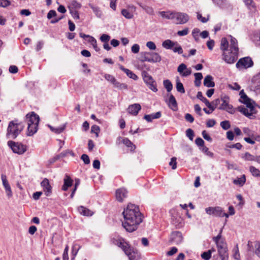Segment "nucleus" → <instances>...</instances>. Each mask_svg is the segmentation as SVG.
<instances>
[{
    "instance_id": "f257e3e1",
    "label": "nucleus",
    "mask_w": 260,
    "mask_h": 260,
    "mask_svg": "<svg viewBox=\"0 0 260 260\" xmlns=\"http://www.w3.org/2000/svg\"><path fill=\"white\" fill-rule=\"evenodd\" d=\"M124 220L122 222V226L129 233L135 231L138 225L142 222L143 215L140 211L138 206L129 204L122 212Z\"/></svg>"
},
{
    "instance_id": "f03ea898",
    "label": "nucleus",
    "mask_w": 260,
    "mask_h": 260,
    "mask_svg": "<svg viewBox=\"0 0 260 260\" xmlns=\"http://www.w3.org/2000/svg\"><path fill=\"white\" fill-rule=\"evenodd\" d=\"M230 50L223 52L222 59L227 63L232 64L238 59L239 48L237 40L232 36H230Z\"/></svg>"
},
{
    "instance_id": "7ed1b4c3",
    "label": "nucleus",
    "mask_w": 260,
    "mask_h": 260,
    "mask_svg": "<svg viewBox=\"0 0 260 260\" xmlns=\"http://www.w3.org/2000/svg\"><path fill=\"white\" fill-rule=\"evenodd\" d=\"M25 127L24 123L15 119L9 122L7 128V136L8 137L15 139L19 135Z\"/></svg>"
},
{
    "instance_id": "20e7f679",
    "label": "nucleus",
    "mask_w": 260,
    "mask_h": 260,
    "mask_svg": "<svg viewBox=\"0 0 260 260\" xmlns=\"http://www.w3.org/2000/svg\"><path fill=\"white\" fill-rule=\"evenodd\" d=\"M205 211L207 214L210 215H213L216 217H224L226 218L229 217V215L224 212L223 209L219 206L216 207H209L205 209Z\"/></svg>"
},
{
    "instance_id": "39448f33",
    "label": "nucleus",
    "mask_w": 260,
    "mask_h": 260,
    "mask_svg": "<svg viewBox=\"0 0 260 260\" xmlns=\"http://www.w3.org/2000/svg\"><path fill=\"white\" fill-rule=\"evenodd\" d=\"M142 75L144 82L147 85L149 88L153 91L156 92L157 91L156 84L152 76L146 71L142 72Z\"/></svg>"
},
{
    "instance_id": "423d86ee",
    "label": "nucleus",
    "mask_w": 260,
    "mask_h": 260,
    "mask_svg": "<svg viewBox=\"0 0 260 260\" xmlns=\"http://www.w3.org/2000/svg\"><path fill=\"white\" fill-rule=\"evenodd\" d=\"M8 145L11 148L13 152L19 154H23L27 149L26 146L12 141H9Z\"/></svg>"
},
{
    "instance_id": "0eeeda50",
    "label": "nucleus",
    "mask_w": 260,
    "mask_h": 260,
    "mask_svg": "<svg viewBox=\"0 0 260 260\" xmlns=\"http://www.w3.org/2000/svg\"><path fill=\"white\" fill-rule=\"evenodd\" d=\"M253 66V62L250 57H245L240 58L237 62L236 66L238 69H245L250 68Z\"/></svg>"
},
{
    "instance_id": "6e6552de",
    "label": "nucleus",
    "mask_w": 260,
    "mask_h": 260,
    "mask_svg": "<svg viewBox=\"0 0 260 260\" xmlns=\"http://www.w3.org/2000/svg\"><path fill=\"white\" fill-rule=\"evenodd\" d=\"M216 246L221 260H228L229 258V254L226 243L221 240L220 244L216 245Z\"/></svg>"
},
{
    "instance_id": "1a4fd4ad",
    "label": "nucleus",
    "mask_w": 260,
    "mask_h": 260,
    "mask_svg": "<svg viewBox=\"0 0 260 260\" xmlns=\"http://www.w3.org/2000/svg\"><path fill=\"white\" fill-rule=\"evenodd\" d=\"M189 19V17L186 13L174 11V19L175 23L177 24H184L188 22Z\"/></svg>"
},
{
    "instance_id": "9d476101",
    "label": "nucleus",
    "mask_w": 260,
    "mask_h": 260,
    "mask_svg": "<svg viewBox=\"0 0 260 260\" xmlns=\"http://www.w3.org/2000/svg\"><path fill=\"white\" fill-rule=\"evenodd\" d=\"M1 180L2 181L3 186L4 188L5 191L6 193L7 198L8 199L12 198L13 196V192L10 183L7 179L6 176L2 175Z\"/></svg>"
},
{
    "instance_id": "9b49d317",
    "label": "nucleus",
    "mask_w": 260,
    "mask_h": 260,
    "mask_svg": "<svg viewBox=\"0 0 260 260\" xmlns=\"http://www.w3.org/2000/svg\"><path fill=\"white\" fill-rule=\"evenodd\" d=\"M25 118L27 124H39L40 121L39 116L34 112H31L26 114Z\"/></svg>"
},
{
    "instance_id": "f8f14e48",
    "label": "nucleus",
    "mask_w": 260,
    "mask_h": 260,
    "mask_svg": "<svg viewBox=\"0 0 260 260\" xmlns=\"http://www.w3.org/2000/svg\"><path fill=\"white\" fill-rule=\"evenodd\" d=\"M125 254L128 256L129 260H139L140 254L137 250L132 248L131 246L127 249V252H124Z\"/></svg>"
},
{
    "instance_id": "ddd939ff",
    "label": "nucleus",
    "mask_w": 260,
    "mask_h": 260,
    "mask_svg": "<svg viewBox=\"0 0 260 260\" xmlns=\"http://www.w3.org/2000/svg\"><path fill=\"white\" fill-rule=\"evenodd\" d=\"M250 87L254 91L260 90V72L253 77Z\"/></svg>"
},
{
    "instance_id": "4468645a",
    "label": "nucleus",
    "mask_w": 260,
    "mask_h": 260,
    "mask_svg": "<svg viewBox=\"0 0 260 260\" xmlns=\"http://www.w3.org/2000/svg\"><path fill=\"white\" fill-rule=\"evenodd\" d=\"M177 71L183 77L188 76L191 74V69L187 68L186 64L183 63L178 66Z\"/></svg>"
},
{
    "instance_id": "2eb2a0df",
    "label": "nucleus",
    "mask_w": 260,
    "mask_h": 260,
    "mask_svg": "<svg viewBox=\"0 0 260 260\" xmlns=\"http://www.w3.org/2000/svg\"><path fill=\"white\" fill-rule=\"evenodd\" d=\"M41 185L45 194L49 196L52 192V187L50 184L49 180L47 178H44L41 182Z\"/></svg>"
},
{
    "instance_id": "dca6fc26",
    "label": "nucleus",
    "mask_w": 260,
    "mask_h": 260,
    "mask_svg": "<svg viewBox=\"0 0 260 260\" xmlns=\"http://www.w3.org/2000/svg\"><path fill=\"white\" fill-rule=\"evenodd\" d=\"M127 196V191L124 188H119L116 191V197L118 202H122Z\"/></svg>"
},
{
    "instance_id": "f3484780",
    "label": "nucleus",
    "mask_w": 260,
    "mask_h": 260,
    "mask_svg": "<svg viewBox=\"0 0 260 260\" xmlns=\"http://www.w3.org/2000/svg\"><path fill=\"white\" fill-rule=\"evenodd\" d=\"M171 236V239L170 240L171 242L174 243L176 244H179L182 241L183 237L182 234L179 231L173 232Z\"/></svg>"
},
{
    "instance_id": "a211bd4d",
    "label": "nucleus",
    "mask_w": 260,
    "mask_h": 260,
    "mask_svg": "<svg viewBox=\"0 0 260 260\" xmlns=\"http://www.w3.org/2000/svg\"><path fill=\"white\" fill-rule=\"evenodd\" d=\"M141 109V106L139 104H134L129 105L127 110L128 113L136 116Z\"/></svg>"
},
{
    "instance_id": "6ab92c4d",
    "label": "nucleus",
    "mask_w": 260,
    "mask_h": 260,
    "mask_svg": "<svg viewBox=\"0 0 260 260\" xmlns=\"http://www.w3.org/2000/svg\"><path fill=\"white\" fill-rule=\"evenodd\" d=\"M149 58H150L149 62H158L161 60L160 55L156 52H149Z\"/></svg>"
},
{
    "instance_id": "aec40b11",
    "label": "nucleus",
    "mask_w": 260,
    "mask_h": 260,
    "mask_svg": "<svg viewBox=\"0 0 260 260\" xmlns=\"http://www.w3.org/2000/svg\"><path fill=\"white\" fill-rule=\"evenodd\" d=\"M161 116V112L158 111L155 113H152L151 114L145 115L144 116V119L148 122H151L153 119H158Z\"/></svg>"
},
{
    "instance_id": "412c9836",
    "label": "nucleus",
    "mask_w": 260,
    "mask_h": 260,
    "mask_svg": "<svg viewBox=\"0 0 260 260\" xmlns=\"http://www.w3.org/2000/svg\"><path fill=\"white\" fill-rule=\"evenodd\" d=\"M63 181L64 182L62 186V189L64 191H67L69 187L73 185V180L69 176L66 175Z\"/></svg>"
},
{
    "instance_id": "4be33fe9",
    "label": "nucleus",
    "mask_w": 260,
    "mask_h": 260,
    "mask_svg": "<svg viewBox=\"0 0 260 260\" xmlns=\"http://www.w3.org/2000/svg\"><path fill=\"white\" fill-rule=\"evenodd\" d=\"M119 68L121 71L124 72L129 78L135 80H137L138 79V77L135 74L129 69L125 68L123 66L119 65Z\"/></svg>"
},
{
    "instance_id": "5701e85b",
    "label": "nucleus",
    "mask_w": 260,
    "mask_h": 260,
    "mask_svg": "<svg viewBox=\"0 0 260 260\" xmlns=\"http://www.w3.org/2000/svg\"><path fill=\"white\" fill-rule=\"evenodd\" d=\"M78 211L80 214L83 216H90L93 214V212L92 211L83 206L79 207Z\"/></svg>"
},
{
    "instance_id": "b1692460",
    "label": "nucleus",
    "mask_w": 260,
    "mask_h": 260,
    "mask_svg": "<svg viewBox=\"0 0 260 260\" xmlns=\"http://www.w3.org/2000/svg\"><path fill=\"white\" fill-rule=\"evenodd\" d=\"M238 110L242 113L243 115L247 117L248 118L250 119L253 118L252 117H254L253 116V114L249 111V110L247 108H245L244 106H239L237 108Z\"/></svg>"
},
{
    "instance_id": "393cba45",
    "label": "nucleus",
    "mask_w": 260,
    "mask_h": 260,
    "mask_svg": "<svg viewBox=\"0 0 260 260\" xmlns=\"http://www.w3.org/2000/svg\"><path fill=\"white\" fill-rule=\"evenodd\" d=\"M213 78L211 75L206 76L204 80V85L207 87H213L215 86V83L213 81Z\"/></svg>"
},
{
    "instance_id": "a878e982",
    "label": "nucleus",
    "mask_w": 260,
    "mask_h": 260,
    "mask_svg": "<svg viewBox=\"0 0 260 260\" xmlns=\"http://www.w3.org/2000/svg\"><path fill=\"white\" fill-rule=\"evenodd\" d=\"M176 45H178L177 42H174L169 39L166 40L162 43V46L166 49H172Z\"/></svg>"
},
{
    "instance_id": "bb28decb",
    "label": "nucleus",
    "mask_w": 260,
    "mask_h": 260,
    "mask_svg": "<svg viewBox=\"0 0 260 260\" xmlns=\"http://www.w3.org/2000/svg\"><path fill=\"white\" fill-rule=\"evenodd\" d=\"M169 106L173 111L177 110V103L173 94H171L169 99Z\"/></svg>"
},
{
    "instance_id": "cd10ccee",
    "label": "nucleus",
    "mask_w": 260,
    "mask_h": 260,
    "mask_svg": "<svg viewBox=\"0 0 260 260\" xmlns=\"http://www.w3.org/2000/svg\"><path fill=\"white\" fill-rule=\"evenodd\" d=\"M27 136L34 135L38 131V124H27Z\"/></svg>"
},
{
    "instance_id": "c85d7f7f",
    "label": "nucleus",
    "mask_w": 260,
    "mask_h": 260,
    "mask_svg": "<svg viewBox=\"0 0 260 260\" xmlns=\"http://www.w3.org/2000/svg\"><path fill=\"white\" fill-rule=\"evenodd\" d=\"M220 48L221 50H222L223 52L226 50H230V45L226 38H222L221 39Z\"/></svg>"
},
{
    "instance_id": "c756f323",
    "label": "nucleus",
    "mask_w": 260,
    "mask_h": 260,
    "mask_svg": "<svg viewBox=\"0 0 260 260\" xmlns=\"http://www.w3.org/2000/svg\"><path fill=\"white\" fill-rule=\"evenodd\" d=\"M243 2L251 12H254L256 10L255 4L253 0H243Z\"/></svg>"
},
{
    "instance_id": "7c9ffc66",
    "label": "nucleus",
    "mask_w": 260,
    "mask_h": 260,
    "mask_svg": "<svg viewBox=\"0 0 260 260\" xmlns=\"http://www.w3.org/2000/svg\"><path fill=\"white\" fill-rule=\"evenodd\" d=\"M229 97L227 95H224L222 96L221 98V101L222 102L220 107L218 108L219 109L223 110L229 104L230 100Z\"/></svg>"
},
{
    "instance_id": "2f4dec72",
    "label": "nucleus",
    "mask_w": 260,
    "mask_h": 260,
    "mask_svg": "<svg viewBox=\"0 0 260 260\" xmlns=\"http://www.w3.org/2000/svg\"><path fill=\"white\" fill-rule=\"evenodd\" d=\"M197 97L202 102L204 103L208 108L211 106V103L204 96H203L201 91H198L197 93Z\"/></svg>"
},
{
    "instance_id": "473e14b6",
    "label": "nucleus",
    "mask_w": 260,
    "mask_h": 260,
    "mask_svg": "<svg viewBox=\"0 0 260 260\" xmlns=\"http://www.w3.org/2000/svg\"><path fill=\"white\" fill-rule=\"evenodd\" d=\"M117 246L121 248L124 252H127V249L130 247L129 245L125 241L123 238L118 243Z\"/></svg>"
},
{
    "instance_id": "72a5a7b5",
    "label": "nucleus",
    "mask_w": 260,
    "mask_h": 260,
    "mask_svg": "<svg viewBox=\"0 0 260 260\" xmlns=\"http://www.w3.org/2000/svg\"><path fill=\"white\" fill-rule=\"evenodd\" d=\"M122 142L126 147L130 148L131 151H133L136 149V146L128 138H124Z\"/></svg>"
},
{
    "instance_id": "f704fd0d",
    "label": "nucleus",
    "mask_w": 260,
    "mask_h": 260,
    "mask_svg": "<svg viewBox=\"0 0 260 260\" xmlns=\"http://www.w3.org/2000/svg\"><path fill=\"white\" fill-rule=\"evenodd\" d=\"M246 182V177L245 175H243L241 177L237 178L233 181L234 184L236 185H239L240 186H242Z\"/></svg>"
},
{
    "instance_id": "c9c22d12",
    "label": "nucleus",
    "mask_w": 260,
    "mask_h": 260,
    "mask_svg": "<svg viewBox=\"0 0 260 260\" xmlns=\"http://www.w3.org/2000/svg\"><path fill=\"white\" fill-rule=\"evenodd\" d=\"M241 103L244 104L246 105L247 108L249 109V110L250 112H251L253 114H255L256 111L255 110V108L252 105V104L251 102V100L249 101L246 102V101H241Z\"/></svg>"
},
{
    "instance_id": "e433bc0d",
    "label": "nucleus",
    "mask_w": 260,
    "mask_h": 260,
    "mask_svg": "<svg viewBox=\"0 0 260 260\" xmlns=\"http://www.w3.org/2000/svg\"><path fill=\"white\" fill-rule=\"evenodd\" d=\"M174 12H165V11H161L160 12V14L161 16L164 17L168 19H174Z\"/></svg>"
},
{
    "instance_id": "4c0bfd02",
    "label": "nucleus",
    "mask_w": 260,
    "mask_h": 260,
    "mask_svg": "<svg viewBox=\"0 0 260 260\" xmlns=\"http://www.w3.org/2000/svg\"><path fill=\"white\" fill-rule=\"evenodd\" d=\"M176 89L177 91L181 93H184L185 92L183 85L180 82L178 77L176 79Z\"/></svg>"
},
{
    "instance_id": "58836bf2",
    "label": "nucleus",
    "mask_w": 260,
    "mask_h": 260,
    "mask_svg": "<svg viewBox=\"0 0 260 260\" xmlns=\"http://www.w3.org/2000/svg\"><path fill=\"white\" fill-rule=\"evenodd\" d=\"M70 7L72 10L80 9L81 7V4L76 0H73L70 2V6H68L69 9Z\"/></svg>"
},
{
    "instance_id": "ea45409f",
    "label": "nucleus",
    "mask_w": 260,
    "mask_h": 260,
    "mask_svg": "<svg viewBox=\"0 0 260 260\" xmlns=\"http://www.w3.org/2000/svg\"><path fill=\"white\" fill-rule=\"evenodd\" d=\"M163 84L168 92H170L172 90L173 85L169 80L166 79L164 80Z\"/></svg>"
},
{
    "instance_id": "a19ab883",
    "label": "nucleus",
    "mask_w": 260,
    "mask_h": 260,
    "mask_svg": "<svg viewBox=\"0 0 260 260\" xmlns=\"http://www.w3.org/2000/svg\"><path fill=\"white\" fill-rule=\"evenodd\" d=\"M121 14L126 19L133 18L134 15L132 12H130L127 9H122L121 10Z\"/></svg>"
},
{
    "instance_id": "79ce46f5",
    "label": "nucleus",
    "mask_w": 260,
    "mask_h": 260,
    "mask_svg": "<svg viewBox=\"0 0 260 260\" xmlns=\"http://www.w3.org/2000/svg\"><path fill=\"white\" fill-rule=\"evenodd\" d=\"M149 52H143L140 54V61L142 62H149L150 58H149Z\"/></svg>"
},
{
    "instance_id": "37998d69",
    "label": "nucleus",
    "mask_w": 260,
    "mask_h": 260,
    "mask_svg": "<svg viewBox=\"0 0 260 260\" xmlns=\"http://www.w3.org/2000/svg\"><path fill=\"white\" fill-rule=\"evenodd\" d=\"M249 170L252 175L255 177H260V171L253 166L249 167Z\"/></svg>"
},
{
    "instance_id": "c03bdc74",
    "label": "nucleus",
    "mask_w": 260,
    "mask_h": 260,
    "mask_svg": "<svg viewBox=\"0 0 260 260\" xmlns=\"http://www.w3.org/2000/svg\"><path fill=\"white\" fill-rule=\"evenodd\" d=\"M243 158L245 160L248 161H255L256 156H254L251 154H250L249 152H246L244 156H243Z\"/></svg>"
},
{
    "instance_id": "a18cd8bd",
    "label": "nucleus",
    "mask_w": 260,
    "mask_h": 260,
    "mask_svg": "<svg viewBox=\"0 0 260 260\" xmlns=\"http://www.w3.org/2000/svg\"><path fill=\"white\" fill-rule=\"evenodd\" d=\"M220 100L219 99L214 100L211 103V106L208 108L210 110H212V111H214V110L217 108L218 105L220 104Z\"/></svg>"
},
{
    "instance_id": "49530a36",
    "label": "nucleus",
    "mask_w": 260,
    "mask_h": 260,
    "mask_svg": "<svg viewBox=\"0 0 260 260\" xmlns=\"http://www.w3.org/2000/svg\"><path fill=\"white\" fill-rule=\"evenodd\" d=\"M48 126L52 132H54L55 133L57 134L61 133L64 129V126L58 127L57 128H54L51 125H49Z\"/></svg>"
},
{
    "instance_id": "de8ad7c7",
    "label": "nucleus",
    "mask_w": 260,
    "mask_h": 260,
    "mask_svg": "<svg viewBox=\"0 0 260 260\" xmlns=\"http://www.w3.org/2000/svg\"><path fill=\"white\" fill-rule=\"evenodd\" d=\"M221 127L224 130H227L231 127V124L229 121L224 120L220 122Z\"/></svg>"
},
{
    "instance_id": "09e8293b",
    "label": "nucleus",
    "mask_w": 260,
    "mask_h": 260,
    "mask_svg": "<svg viewBox=\"0 0 260 260\" xmlns=\"http://www.w3.org/2000/svg\"><path fill=\"white\" fill-rule=\"evenodd\" d=\"M201 257L204 260H209L211 257V251H205L201 254Z\"/></svg>"
},
{
    "instance_id": "8fccbe9b",
    "label": "nucleus",
    "mask_w": 260,
    "mask_h": 260,
    "mask_svg": "<svg viewBox=\"0 0 260 260\" xmlns=\"http://www.w3.org/2000/svg\"><path fill=\"white\" fill-rule=\"evenodd\" d=\"M100 128L98 125H93L91 126V133L95 134L96 137L99 136V133H100Z\"/></svg>"
},
{
    "instance_id": "3c124183",
    "label": "nucleus",
    "mask_w": 260,
    "mask_h": 260,
    "mask_svg": "<svg viewBox=\"0 0 260 260\" xmlns=\"http://www.w3.org/2000/svg\"><path fill=\"white\" fill-rule=\"evenodd\" d=\"M70 12L72 15V16L75 19H79L80 16L78 12L76 10H72L70 7Z\"/></svg>"
},
{
    "instance_id": "603ef678",
    "label": "nucleus",
    "mask_w": 260,
    "mask_h": 260,
    "mask_svg": "<svg viewBox=\"0 0 260 260\" xmlns=\"http://www.w3.org/2000/svg\"><path fill=\"white\" fill-rule=\"evenodd\" d=\"M240 98L242 99L240 101L241 102V101L247 102V101H249L250 100H251L245 94V93L244 92L243 90L240 91Z\"/></svg>"
},
{
    "instance_id": "864d4df0",
    "label": "nucleus",
    "mask_w": 260,
    "mask_h": 260,
    "mask_svg": "<svg viewBox=\"0 0 260 260\" xmlns=\"http://www.w3.org/2000/svg\"><path fill=\"white\" fill-rule=\"evenodd\" d=\"M122 239V238L119 236H115L111 239V242L115 245H117L118 243Z\"/></svg>"
},
{
    "instance_id": "5fc2aeb1",
    "label": "nucleus",
    "mask_w": 260,
    "mask_h": 260,
    "mask_svg": "<svg viewBox=\"0 0 260 260\" xmlns=\"http://www.w3.org/2000/svg\"><path fill=\"white\" fill-rule=\"evenodd\" d=\"M243 132L245 135L248 137H250L251 138L253 137V134L251 130L248 127H244L243 128Z\"/></svg>"
},
{
    "instance_id": "6e6d98bb",
    "label": "nucleus",
    "mask_w": 260,
    "mask_h": 260,
    "mask_svg": "<svg viewBox=\"0 0 260 260\" xmlns=\"http://www.w3.org/2000/svg\"><path fill=\"white\" fill-rule=\"evenodd\" d=\"M186 135L190 140H192L194 137L193 131L191 128H188L186 131Z\"/></svg>"
},
{
    "instance_id": "4d7b16f0",
    "label": "nucleus",
    "mask_w": 260,
    "mask_h": 260,
    "mask_svg": "<svg viewBox=\"0 0 260 260\" xmlns=\"http://www.w3.org/2000/svg\"><path fill=\"white\" fill-rule=\"evenodd\" d=\"M222 231V230L221 229L220 230L219 233L218 234V235L217 236L214 237L213 238V240L216 243V245H218L219 244H220V241H220V239H221V237Z\"/></svg>"
},
{
    "instance_id": "13d9d810",
    "label": "nucleus",
    "mask_w": 260,
    "mask_h": 260,
    "mask_svg": "<svg viewBox=\"0 0 260 260\" xmlns=\"http://www.w3.org/2000/svg\"><path fill=\"white\" fill-rule=\"evenodd\" d=\"M223 110L231 114H234L235 112V110L234 109L233 106L230 104Z\"/></svg>"
},
{
    "instance_id": "bf43d9fd",
    "label": "nucleus",
    "mask_w": 260,
    "mask_h": 260,
    "mask_svg": "<svg viewBox=\"0 0 260 260\" xmlns=\"http://www.w3.org/2000/svg\"><path fill=\"white\" fill-rule=\"evenodd\" d=\"M176 158L175 157H172L169 162V165L172 167V169L174 170L177 168Z\"/></svg>"
},
{
    "instance_id": "052dcab7",
    "label": "nucleus",
    "mask_w": 260,
    "mask_h": 260,
    "mask_svg": "<svg viewBox=\"0 0 260 260\" xmlns=\"http://www.w3.org/2000/svg\"><path fill=\"white\" fill-rule=\"evenodd\" d=\"M140 6L144 9L147 13L149 14H153V10L152 7H149L147 6H142L140 5Z\"/></svg>"
},
{
    "instance_id": "680f3d73",
    "label": "nucleus",
    "mask_w": 260,
    "mask_h": 260,
    "mask_svg": "<svg viewBox=\"0 0 260 260\" xmlns=\"http://www.w3.org/2000/svg\"><path fill=\"white\" fill-rule=\"evenodd\" d=\"M200 29L199 28H194L192 31V35L194 39L197 41L199 40V34L200 33Z\"/></svg>"
},
{
    "instance_id": "e2e57ef3",
    "label": "nucleus",
    "mask_w": 260,
    "mask_h": 260,
    "mask_svg": "<svg viewBox=\"0 0 260 260\" xmlns=\"http://www.w3.org/2000/svg\"><path fill=\"white\" fill-rule=\"evenodd\" d=\"M175 47L172 49L174 52H178V54H182L183 53V49L180 45L178 44L176 45Z\"/></svg>"
},
{
    "instance_id": "0e129e2a",
    "label": "nucleus",
    "mask_w": 260,
    "mask_h": 260,
    "mask_svg": "<svg viewBox=\"0 0 260 260\" xmlns=\"http://www.w3.org/2000/svg\"><path fill=\"white\" fill-rule=\"evenodd\" d=\"M195 143L197 145L201 147L202 146H204L205 145V142L204 140L200 137H198L196 139Z\"/></svg>"
},
{
    "instance_id": "69168bd1",
    "label": "nucleus",
    "mask_w": 260,
    "mask_h": 260,
    "mask_svg": "<svg viewBox=\"0 0 260 260\" xmlns=\"http://www.w3.org/2000/svg\"><path fill=\"white\" fill-rule=\"evenodd\" d=\"M110 39V36L107 34H103L101 37L100 40L102 42L106 43L108 42Z\"/></svg>"
},
{
    "instance_id": "338daca9",
    "label": "nucleus",
    "mask_w": 260,
    "mask_h": 260,
    "mask_svg": "<svg viewBox=\"0 0 260 260\" xmlns=\"http://www.w3.org/2000/svg\"><path fill=\"white\" fill-rule=\"evenodd\" d=\"M202 135L203 136V137L207 141L209 142H212V139L211 137L208 134L206 131L204 130L202 133Z\"/></svg>"
},
{
    "instance_id": "774afa93",
    "label": "nucleus",
    "mask_w": 260,
    "mask_h": 260,
    "mask_svg": "<svg viewBox=\"0 0 260 260\" xmlns=\"http://www.w3.org/2000/svg\"><path fill=\"white\" fill-rule=\"evenodd\" d=\"M68 251L69 246L67 245L64 249V251L62 255L63 260H69Z\"/></svg>"
}]
</instances>
